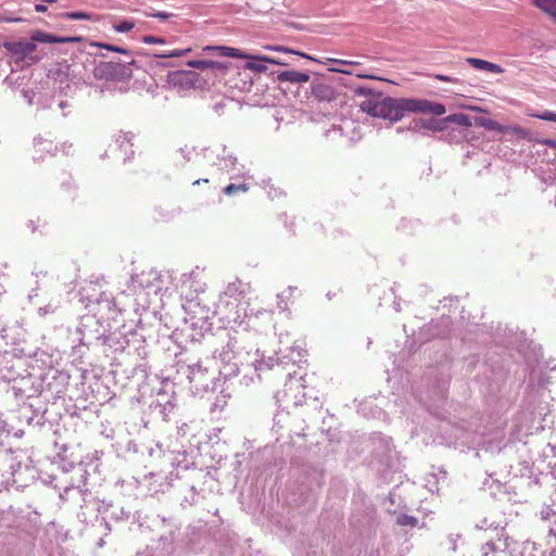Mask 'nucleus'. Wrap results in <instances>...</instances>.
I'll return each mask as SVG.
<instances>
[{
    "label": "nucleus",
    "instance_id": "nucleus-38",
    "mask_svg": "<svg viewBox=\"0 0 556 556\" xmlns=\"http://www.w3.org/2000/svg\"><path fill=\"white\" fill-rule=\"evenodd\" d=\"M466 61L478 71H486L494 74H501L503 72V68L498 64L482 59L468 58Z\"/></svg>",
    "mask_w": 556,
    "mask_h": 556
},
{
    "label": "nucleus",
    "instance_id": "nucleus-37",
    "mask_svg": "<svg viewBox=\"0 0 556 556\" xmlns=\"http://www.w3.org/2000/svg\"><path fill=\"white\" fill-rule=\"evenodd\" d=\"M203 51H218L219 55L236 58V59H245L249 56L248 53L243 52L240 49L232 47H223V46H206L203 48Z\"/></svg>",
    "mask_w": 556,
    "mask_h": 556
},
{
    "label": "nucleus",
    "instance_id": "nucleus-6",
    "mask_svg": "<svg viewBox=\"0 0 556 556\" xmlns=\"http://www.w3.org/2000/svg\"><path fill=\"white\" fill-rule=\"evenodd\" d=\"M186 304H184V309L186 316L184 317L185 328L182 331L188 332L187 337L190 338L191 341H199L201 338H204L212 329V318L216 315V308L213 311L211 307L204 303L203 298H189V294H186Z\"/></svg>",
    "mask_w": 556,
    "mask_h": 556
},
{
    "label": "nucleus",
    "instance_id": "nucleus-55",
    "mask_svg": "<svg viewBox=\"0 0 556 556\" xmlns=\"http://www.w3.org/2000/svg\"><path fill=\"white\" fill-rule=\"evenodd\" d=\"M22 97L28 103V105H34L35 99L37 98V91L34 89H23Z\"/></svg>",
    "mask_w": 556,
    "mask_h": 556
},
{
    "label": "nucleus",
    "instance_id": "nucleus-39",
    "mask_svg": "<svg viewBox=\"0 0 556 556\" xmlns=\"http://www.w3.org/2000/svg\"><path fill=\"white\" fill-rule=\"evenodd\" d=\"M187 66L197 68V70H201V71L217 70V71L223 72L224 70H226L225 64H223L220 62H216V61H210V60H190L187 62Z\"/></svg>",
    "mask_w": 556,
    "mask_h": 556
},
{
    "label": "nucleus",
    "instance_id": "nucleus-64",
    "mask_svg": "<svg viewBox=\"0 0 556 556\" xmlns=\"http://www.w3.org/2000/svg\"><path fill=\"white\" fill-rule=\"evenodd\" d=\"M434 78L438 79V80H441V81H446V83H454V84L459 83L458 78H455V77H452V76H447V75H442V74H437L434 76Z\"/></svg>",
    "mask_w": 556,
    "mask_h": 556
},
{
    "label": "nucleus",
    "instance_id": "nucleus-53",
    "mask_svg": "<svg viewBox=\"0 0 556 556\" xmlns=\"http://www.w3.org/2000/svg\"><path fill=\"white\" fill-rule=\"evenodd\" d=\"M12 430H14V426L11 425L9 420L4 418V414L0 412V437L10 434Z\"/></svg>",
    "mask_w": 556,
    "mask_h": 556
},
{
    "label": "nucleus",
    "instance_id": "nucleus-19",
    "mask_svg": "<svg viewBox=\"0 0 556 556\" xmlns=\"http://www.w3.org/2000/svg\"><path fill=\"white\" fill-rule=\"evenodd\" d=\"M72 469L74 472L72 482L63 489V492L60 494V496L64 500L71 497L72 493H77L83 497V501L85 502V496L89 493V489L87 488L89 473L87 472L83 463L73 465Z\"/></svg>",
    "mask_w": 556,
    "mask_h": 556
},
{
    "label": "nucleus",
    "instance_id": "nucleus-48",
    "mask_svg": "<svg viewBox=\"0 0 556 556\" xmlns=\"http://www.w3.org/2000/svg\"><path fill=\"white\" fill-rule=\"evenodd\" d=\"M249 190V185L245 182L240 184H229L223 189V193L226 195H235L238 192H247Z\"/></svg>",
    "mask_w": 556,
    "mask_h": 556
},
{
    "label": "nucleus",
    "instance_id": "nucleus-60",
    "mask_svg": "<svg viewBox=\"0 0 556 556\" xmlns=\"http://www.w3.org/2000/svg\"><path fill=\"white\" fill-rule=\"evenodd\" d=\"M260 317H263L264 319L271 321V319H273V312L271 311H266V309L257 311V313L254 316H250L249 317V321H252V319H257Z\"/></svg>",
    "mask_w": 556,
    "mask_h": 556
},
{
    "label": "nucleus",
    "instance_id": "nucleus-63",
    "mask_svg": "<svg viewBox=\"0 0 556 556\" xmlns=\"http://www.w3.org/2000/svg\"><path fill=\"white\" fill-rule=\"evenodd\" d=\"M536 117L542 121L556 122V113L551 111H544L543 113L536 115Z\"/></svg>",
    "mask_w": 556,
    "mask_h": 556
},
{
    "label": "nucleus",
    "instance_id": "nucleus-14",
    "mask_svg": "<svg viewBox=\"0 0 556 556\" xmlns=\"http://www.w3.org/2000/svg\"><path fill=\"white\" fill-rule=\"evenodd\" d=\"M33 430H40L47 424L46 409L36 407L33 402H24L12 413V421Z\"/></svg>",
    "mask_w": 556,
    "mask_h": 556
},
{
    "label": "nucleus",
    "instance_id": "nucleus-47",
    "mask_svg": "<svg viewBox=\"0 0 556 556\" xmlns=\"http://www.w3.org/2000/svg\"><path fill=\"white\" fill-rule=\"evenodd\" d=\"M533 2L556 21V0H533Z\"/></svg>",
    "mask_w": 556,
    "mask_h": 556
},
{
    "label": "nucleus",
    "instance_id": "nucleus-57",
    "mask_svg": "<svg viewBox=\"0 0 556 556\" xmlns=\"http://www.w3.org/2000/svg\"><path fill=\"white\" fill-rule=\"evenodd\" d=\"M38 109H46L50 106V99L43 97L41 92H37V98L35 99V104Z\"/></svg>",
    "mask_w": 556,
    "mask_h": 556
},
{
    "label": "nucleus",
    "instance_id": "nucleus-36",
    "mask_svg": "<svg viewBox=\"0 0 556 556\" xmlns=\"http://www.w3.org/2000/svg\"><path fill=\"white\" fill-rule=\"evenodd\" d=\"M34 148L36 152V154L34 155L35 160H42L43 152L53 154V152L56 150V146H54L52 141L47 140L40 136L34 139Z\"/></svg>",
    "mask_w": 556,
    "mask_h": 556
},
{
    "label": "nucleus",
    "instance_id": "nucleus-62",
    "mask_svg": "<svg viewBox=\"0 0 556 556\" xmlns=\"http://www.w3.org/2000/svg\"><path fill=\"white\" fill-rule=\"evenodd\" d=\"M508 332H509V333L506 336V338H505V339H497V338H496V339H495V342H496L497 344H504L505 346L510 348V346L513 345V341H511V339H510V338H511V337H517L518 334H517V333H513V331H511L510 329L508 330Z\"/></svg>",
    "mask_w": 556,
    "mask_h": 556
},
{
    "label": "nucleus",
    "instance_id": "nucleus-28",
    "mask_svg": "<svg viewBox=\"0 0 556 556\" xmlns=\"http://www.w3.org/2000/svg\"><path fill=\"white\" fill-rule=\"evenodd\" d=\"M126 354L138 355L141 359H144L148 355L146 339L139 330H129L126 333Z\"/></svg>",
    "mask_w": 556,
    "mask_h": 556
},
{
    "label": "nucleus",
    "instance_id": "nucleus-35",
    "mask_svg": "<svg viewBox=\"0 0 556 556\" xmlns=\"http://www.w3.org/2000/svg\"><path fill=\"white\" fill-rule=\"evenodd\" d=\"M30 366L33 369L38 368L45 372L49 368H54L53 356L43 350H37L31 356Z\"/></svg>",
    "mask_w": 556,
    "mask_h": 556
},
{
    "label": "nucleus",
    "instance_id": "nucleus-17",
    "mask_svg": "<svg viewBox=\"0 0 556 556\" xmlns=\"http://www.w3.org/2000/svg\"><path fill=\"white\" fill-rule=\"evenodd\" d=\"M131 63L132 61L127 64L114 61L99 62L94 66L93 74L99 79L123 80L131 76Z\"/></svg>",
    "mask_w": 556,
    "mask_h": 556
},
{
    "label": "nucleus",
    "instance_id": "nucleus-25",
    "mask_svg": "<svg viewBox=\"0 0 556 556\" xmlns=\"http://www.w3.org/2000/svg\"><path fill=\"white\" fill-rule=\"evenodd\" d=\"M181 288L182 292L189 294V298L191 295L202 298L201 294L204 293L205 283L202 281V273L199 268L181 276Z\"/></svg>",
    "mask_w": 556,
    "mask_h": 556
},
{
    "label": "nucleus",
    "instance_id": "nucleus-5",
    "mask_svg": "<svg viewBox=\"0 0 556 556\" xmlns=\"http://www.w3.org/2000/svg\"><path fill=\"white\" fill-rule=\"evenodd\" d=\"M177 383H188L194 395L203 396L205 393L215 392L219 387L220 377L218 368H211L203 361H182L175 364Z\"/></svg>",
    "mask_w": 556,
    "mask_h": 556
},
{
    "label": "nucleus",
    "instance_id": "nucleus-26",
    "mask_svg": "<svg viewBox=\"0 0 556 556\" xmlns=\"http://www.w3.org/2000/svg\"><path fill=\"white\" fill-rule=\"evenodd\" d=\"M337 93L334 88L325 83L320 78H315L311 81V96L307 99H312L318 103H330L336 100Z\"/></svg>",
    "mask_w": 556,
    "mask_h": 556
},
{
    "label": "nucleus",
    "instance_id": "nucleus-31",
    "mask_svg": "<svg viewBox=\"0 0 556 556\" xmlns=\"http://www.w3.org/2000/svg\"><path fill=\"white\" fill-rule=\"evenodd\" d=\"M248 289L249 286L247 283L237 279L236 281L228 283L220 299H231L242 302L248 292Z\"/></svg>",
    "mask_w": 556,
    "mask_h": 556
},
{
    "label": "nucleus",
    "instance_id": "nucleus-2",
    "mask_svg": "<svg viewBox=\"0 0 556 556\" xmlns=\"http://www.w3.org/2000/svg\"><path fill=\"white\" fill-rule=\"evenodd\" d=\"M218 346L215 348L213 354L214 358L220 362L218 367V375L223 376L224 380L236 377L243 367L254 366L256 371L264 368L270 369L277 365H287L289 362L292 364L301 363L303 359L302 350L298 348H290V354L285 356L268 357L264 359H251V352L242 345L243 333L238 331L220 330L216 334Z\"/></svg>",
    "mask_w": 556,
    "mask_h": 556
},
{
    "label": "nucleus",
    "instance_id": "nucleus-9",
    "mask_svg": "<svg viewBox=\"0 0 556 556\" xmlns=\"http://www.w3.org/2000/svg\"><path fill=\"white\" fill-rule=\"evenodd\" d=\"M266 49L282 52L285 56L282 58H271L267 55L261 54H249L248 62L245 63V68L253 71L255 73H266L268 71L267 64H275L282 67L293 66L291 55H298L303 59L317 62V60L306 53L299 52L292 49H289L283 46H267Z\"/></svg>",
    "mask_w": 556,
    "mask_h": 556
},
{
    "label": "nucleus",
    "instance_id": "nucleus-32",
    "mask_svg": "<svg viewBox=\"0 0 556 556\" xmlns=\"http://www.w3.org/2000/svg\"><path fill=\"white\" fill-rule=\"evenodd\" d=\"M31 39L37 42L42 43H66V42H75L79 41V37H62L54 34L46 33L42 30H37L31 35Z\"/></svg>",
    "mask_w": 556,
    "mask_h": 556
},
{
    "label": "nucleus",
    "instance_id": "nucleus-11",
    "mask_svg": "<svg viewBox=\"0 0 556 556\" xmlns=\"http://www.w3.org/2000/svg\"><path fill=\"white\" fill-rule=\"evenodd\" d=\"M70 378L67 371L58 368H49L45 372H40L38 375L39 395L43 396L46 401L62 399L67 391Z\"/></svg>",
    "mask_w": 556,
    "mask_h": 556
},
{
    "label": "nucleus",
    "instance_id": "nucleus-54",
    "mask_svg": "<svg viewBox=\"0 0 556 556\" xmlns=\"http://www.w3.org/2000/svg\"><path fill=\"white\" fill-rule=\"evenodd\" d=\"M141 41L146 45H165L167 42L164 37L153 35H144Z\"/></svg>",
    "mask_w": 556,
    "mask_h": 556
},
{
    "label": "nucleus",
    "instance_id": "nucleus-20",
    "mask_svg": "<svg viewBox=\"0 0 556 556\" xmlns=\"http://www.w3.org/2000/svg\"><path fill=\"white\" fill-rule=\"evenodd\" d=\"M39 389L40 380H38V376L29 372L27 368H25L23 375L11 383V390L16 397L25 396L29 400L39 395Z\"/></svg>",
    "mask_w": 556,
    "mask_h": 556
},
{
    "label": "nucleus",
    "instance_id": "nucleus-22",
    "mask_svg": "<svg viewBox=\"0 0 556 556\" xmlns=\"http://www.w3.org/2000/svg\"><path fill=\"white\" fill-rule=\"evenodd\" d=\"M161 285L160 275L155 270L142 271L131 277V288L135 291L142 290L147 291L148 294L150 292L157 294L162 289Z\"/></svg>",
    "mask_w": 556,
    "mask_h": 556
},
{
    "label": "nucleus",
    "instance_id": "nucleus-42",
    "mask_svg": "<svg viewBox=\"0 0 556 556\" xmlns=\"http://www.w3.org/2000/svg\"><path fill=\"white\" fill-rule=\"evenodd\" d=\"M56 16L72 21H97L94 14L84 11L62 12Z\"/></svg>",
    "mask_w": 556,
    "mask_h": 556
},
{
    "label": "nucleus",
    "instance_id": "nucleus-27",
    "mask_svg": "<svg viewBox=\"0 0 556 556\" xmlns=\"http://www.w3.org/2000/svg\"><path fill=\"white\" fill-rule=\"evenodd\" d=\"M199 75L193 71H174L167 74V83L181 90L195 88Z\"/></svg>",
    "mask_w": 556,
    "mask_h": 556
},
{
    "label": "nucleus",
    "instance_id": "nucleus-56",
    "mask_svg": "<svg viewBox=\"0 0 556 556\" xmlns=\"http://www.w3.org/2000/svg\"><path fill=\"white\" fill-rule=\"evenodd\" d=\"M97 46L100 48L106 49L109 51L118 52V53L127 54V55L130 54L129 50L122 48V47H117V46H113V45H109V43H98Z\"/></svg>",
    "mask_w": 556,
    "mask_h": 556
},
{
    "label": "nucleus",
    "instance_id": "nucleus-23",
    "mask_svg": "<svg viewBox=\"0 0 556 556\" xmlns=\"http://www.w3.org/2000/svg\"><path fill=\"white\" fill-rule=\"evenodd\" d=\"M126 332L124 331H113L108 334L105 333L102 339L101 346L106 356L113 357V359H117V354H126Z\"/></svg>",
    "mask_w": 556,
    "mask_h": 556
},
{
    "label": "nucleus",
    "instance_id": "nucleus-10",
    "mask_svg": "<svg viewBox=\"0 0 556 556\" xmlns=\"http://www.w3.org/2000/svg\"><path fill=\"white\" fill-rule=\"evenodd\" d=\"M457 125L460 127H470L472 125L471 119L468 115L464 113H454L444 118L435 119V118H414L407 128L397 127L396 132L401 134L403 131H413L419 132L422 130H429L433 132H442L450 129L451 125Z\"/></svg>",
    "mask_w": 556,
    "mask_h": 556
},
{
    "label": "nucleus",
    "instance_id": "nucleus-18",
    "mask_svg": "<svg viewBox=\"0 0 556 556\" xmlns=\"http://www.w3.org/2000/svg\"><path fill=\"white\" fill-rule=\"evenodd\" d=\"M216 315H219V318L228 324L241 325L248 316L245 303L231 299H219L216 304Z\"/></svg>",
    "mask_w": 556,
    "mask_h": 556
},
{
    "label": "nucleus",
    "instance_id": "nucleus-16",
    "mask_svg": "<svg viewBox=\"0 0 556 556\" xmlns=\"http://www.w3.org/2000/svg\"><path fill=\"white\" fill-rule=\"evenodd\" d=\"M526 452H521L516 454L514 464H504L503 467L500 468L498 471H491L489 473L490 477H498L502 479H507L509 477L513 478H528L532 477V464L529 459L523 458V454Z\"/></svg>",
    "mask_w": 556,
    "mask_h": 556
},
{
    "label": "nucleus",
    "instance_id": "nucleus-49",
    "mask_svg": "<svg viewBox=\"0 0 556 556\" xmlns=\"http://www.w3.org/2000/svg\"><path fill=\"white\" fill-rule=\"evenodd\" d=\"M295 289V287L290 286L288 287L287 290L277 294V307L279 308L280 312H283L288 308V302L286 301V299L289 295H291L292 291Z\"/></svg>",
    "mask_w": 556,
    "mask_h": 556
},
{
    "label": "nucleus",
    "instance_id": "nucleus-33",
    "mask_svg": "<svg viewBox=\"0 0 556 556\" xmlns=\"http://www.w3.org/2000/svg\"><path fill=\"white\" fill-rule=\"evenodd\" d=\"M132 135L130 132H121L115 137V144L118 147L121 153L123 154L124 162L129 161L134 156L132 148Z\"/></svg>",
    "mask_w": 556,
    "mask_h": 556
},
{
    "label": "nucleus",
    "instance_id": "nucleus-51",
    "mask_svg": "<svg viewBox=\"0 0 556 556\" xmlns=\"http://www.w3.org/2000/svg\"><path fill=\"white\" fill-rule=\"evenodd\" d=\"M395 522H396V525H399L401 527L414 528V527L417 526L418 520L414 516H409V515H406V514H400L396 517Z\"/></svg>",
    "mask_w": 556,
    "mask_h": 556
},
{
    "label": "nucleus",
    "instance_id": "nucleus-7",
    "mask_svg": "<svg viewBox=\"0 0 556 556\" xmlns=\"http://www.w3.org/2000/svg\"><path fill=\"white\" fill-rule=\"evenodd\" d=\"M80 300L89 312L87 315L98 317L101 323L116 321L122 314L114 295L109 291H98L93 282L83 290Z\"/></svg>",
    "mask_w": 556,
    "mask_h": 556
},
{
    "label": "nucleus",
    "instance_id": "nucleus-41",
    "mask_svg": "<svg viewBox=\"0 0 556 556\" xmlns=\"http://www.w3.org/2000/svg\"><path fill=\"white\" fill-rule=\"evenodd\" d=\"M502 541L495 544L492 541L486 542L481 548V556H507L505 549H501Z\"/></svg>",
    "mask_w": 556,
    "mask_h": 556
},
{
    "label": "nucleus",
    "instance_id": "nucleus-24",
    "mask_svg": "<svg viewBox=\"0 0 556 556\" xmlns=\"http://www.w3.org/2000/svg\"><path fill=\"white\" fill-rule=\"evenodd\" d=\"M450 317L443 316L440 319H432L429 324L420 328L418 340L425 342L433 338L445 337L450 332Z\"/></svg>",
    "mask_w": 556,
    "mask_h": 556
},
{
    "label": "nucleus",
    "instance_id": "nucleus-21",
    "mask_svg": "<svg viewBox=\"0 0 556 556\" xmlns=\"http://www.w3.org/2000/svg\"><path fill=\"white\" fill-rule=\"evenodd\" d=\"M74 72L73 65L67 61L56 62L48 70V78L59 83L61 92L66 93V90L71 88V84L75 83L76 76Z\"/></svg>",
    "mask_w": 556,
    "mask_h": 556
},
{
    "label": "nucleus",
    "instance_id": "nucleus-61",
    "mask_svg": "<svg viewBox=\"0 0 556 556\" xmlns=\"http://www.w3.org/2000/svg\"><path fill=\"white\" fill-rule=\"evenodd\" d=\"M198 497H199V494H198L195 488L191 486L190 495L186 496L184 502L191 506V505H194L198 503Z\"/></svg>",
    "mask_w": 556,
    "mask_h": 556
},
{
    "label": "nucleus",
    "instance_id": "nucleus-4",
    "mask_svg": "<svg viewBox=\"0 0 556 556\" xmlns=\"http://www.w3.org/2000/svg\"><path fill=\"white\" fill-rule=\"evenodd\" d=\"M472 443L479 458L492 460L495 467L493 471H498L504 464H514L516 454L527 452L526 444L505 442V433L501 427L476 434Z\"/></svg>",
    "mask_w": 556,
    "mask_h": 556
},
{
    "label": "nucleus",
    "instance_id": "nucleus-1",
    "mask_svg": "<svg viewBox=\"0 0 556 556\" xmlns=\"http://www.w3.org/2000/svg\"><path fill=\"white\" fill-rule=\"evenodd\" d=\"M218 346L215 348L213 354L214 358L220 362L218 367V375L223 376L224 380L236 377L243 367L254 366L256 371L264 368L270 369L277 365H287L289 362L292 364L301 363L303 359L302 350L298 348H290V354L285 356L268 357L264 359H251V352L242 345L243 333L238 331L220 330L216 334Z\"/></svg>",
    "mask_w": 556,
    "mask_h": 556
},
{
    "label": "nucleus",
    "instance_id": "nucleus-50",
    "mask_svg": "<svg viewBox=\"0 0 556 556\" xmlns=\"http://www.w3.org/2000/svg\"><path fill=\"white\" fill-rule=\"evenodd\" d=\"M547 542L552 546L549 556H556V519L548 526Z\"/></svg>",
    "mask_w": 556,
    "mask_h": 556
},
{
    "label": "nucleus",
    "instance_id": "nucleus-59",
    "mask_svg": "<svg viewBox=\"0 0 556 556\" xmlns=\"http://www.w3.org/2000/svg\"><path fill=\"white\" fill-rule=\"evenodd\" d=\"M225 152H226V148L224 147V154L222 156H218L217 165L220 170L226 173V168H231V165H230L229 161L226 162V159H228L229 154H225Z\"/></svg>",
    "mask_w": 556,
    "mask_h": 556
},
{
    "label": "nucleus",
    "instance_id": "nucleus-29",
    "mask_svg": "<svg viewBox=\"0 0 556 556\" xmlns=\"http://www.w3.org/2000/svg\"><path fill=\"white\" fill-rule=\"evenodd\" d=\"M290 67L291 66H288L285 70L270 72L269 74L275 75L276 81H278L280 85H301L309 80V74L307 72L296 71Z\"/></svg>",
    "mask_w": 556,
    "mask_h": 556
},
{
    "label": "nucleus",
    "instance_id": "nucleus-12",
    "mask_svg": "<svg viewBox=\"0 0 556 556\" xmlns=\"http://www.w3.org/2000/svg\"><path fill=\"white\" fill-rule=\"evenodd\" d=\"M177 407L176 395L173 383L167 380L161 382V388L153 395L149 408L160 416L164 421H168Z\"/></svg>",
    "mask_w": 556,
    "mask_h": 556
},
{
    "label": "nucleus",
    "instance_id": "nucleus-45",
    "mask_svg": "<svg viewBox=\"0 0 556 556\" xmlns=\"http://www.w3.org/2000/svg\"><path fill=\"white\" fill-rule=\"evenodd\" d=\"M191 48L186 49H174L169 51H162L153 53V58L155 59H172V58H180L187 55L191 52Z\"/></svg>",
    "mask_w": 556,
    "mask_h": 556
},
{
    "label": "nucleus",
    "instance_id": "nucleus-58",
    "mask_svg": "<svg viewBox=\"0 0 556 556\" xmlns=\"http://www.w3.org/2000/svg\"><path fill=\"white\" fill-rule=\"evenodd\" d=\"M147 16L155 17L162 21H167L172 16H174L173 13L164 12V11H155V12H147Z\"/></svg>",
    "mask_w": 556,
    "mask_h": 556
},
{
    "label": "nucleus",
    "instance_id": "nucleus-46",
    "mask_svg": "<svg viewBox=\"0 0 556 556\" xmlns=\"http://www.w3.org/2000/svg\"><path fill=\"white\" fill-rule=\"evenodd\" d=\"M148 378V365L146 362L140 363L134 367L132 379L136 380L137 387H140L141 382Z\"/></svg>",
    "mask_w": 556,
    "mask_h": 556
},
{
    "label": "nucleus",
    "instance_id": "nucleus-40",
    "mask_svg": "<svg viewBox=\"0 0 556 556\" xmlns=\"http://www.w3.org/2000/svg\"><path fill=\"white\" fill-rule=\"evenodd\" d=\"M229 161L231 168H226V174L229 176L230 179L239 178V177H245V167L243 165H239L237 157L232 154L228 155V159H226V162Z\"/></svg>",
    "mask_w": 556,
    "mask_h": 556
},
{
    "label": "nucleus",
    "instance_id": "nucleus-44",
    "mask_svg": "<svg viewBox=\"0 0 556 556\" xmlns=\"http://www.w3.org/2000/svg\"><path fill=\"white\" fill-rule=\"evenodd\" d=\"M551 504H544L540 510L542 520H556V493L551 497Z\"/></svg>",
    "mask_w": 556,
    "mask_h": 556
},
{
    "label": "nucleus",
    "instance_id": "nucleus-30",
    "mask_svg": "<svg viewBox=\"0 0 556 556\" xmlns=\"http://www.w3.org/2000/svg\"><path fill=\"white\" fill-rule=\"evenodd\" d=\"M98 511L102 514H106L109 518L115 521H126L130 518V510L126 509L124 506L114 505L111 502L102 501L101 505L98 507Z\"/></svg>",
    "mask_w": 556,
    "mask_h": 556
},
{
    "label": "nucleus",
    "instance_id": "nucleus-8",
    "mask_svg": "<svg viewBox=\"0 0 556 556\" xmlns=\"http://www.w3.org/2000/svg\"><path fill=\"white\" fill-rule=\"evenodd\" d=\"M111 328V324L101 323V319H98L96 316H83L75 332L76 338L74 341H78V344L74 346L75 353L81 354L80 349L83 346L100 348L102 339Z\"/></svg>",
    "mask_w": 556,
    "mask_h": 556
},
{
    "label": "nucleus",
    "instance_id": "nucleus-43",
    "mask_svg": "<svg viewBox=\"0 0 556 556\" xmlns=\"http://www.w3.org/2000/svg\"><path fill=\"white\" fill-rule=\"evenodd\" d=\"M476 125L479 127H483L484 129L490 130V131L503 132V130H504V127L498 122H496L495 119L489 118V117H483V116L476 118Z\"/></svg>",
    "mask_w": 556,
    "mask_h": 556
},
{
    "label": "nucleus",
    "instance_id": "nucleus-15",
    "mask_svg": "<svg viewBox=\"0 0 556 556\" xmlns=\"http://www.w3.org/2000/svg\"><path fill=\"white\" fill-rule=\"evenodd\" d=\"M26 362L12 352L0 351V379L12 383L25 371Z\"/></svg>",
    "mask_w": 556,
    "mask_h": 556
},
{
    "label": "nucleus",
    "instance_id": "nucleus-34",
    "mask_svg": "<svg viewBox=\"0 0 556 556\" xmlns=\"http://www.w3.org/2000/svg\"><path fill=\"white\" fill-rule=\"evenodd\" d=\"M132 135L130 132H121L115 137V144L118 147L121 153L123 154L124 162L129 161L134 156L132 148Z\"/></svg>",
    "mask_w": 556,
    "mask_h": 556
},
{
    "label": "nucleus",
    "instance_id": "nucleus-3",
    "mask_svg": "<svg viewBox=\"0 0 556 556\" xmlns=\"http://www.w3.org/2000/svg\"><path fill=\"white\" fill-rule=\"evenodd\" d=\"M356 94L366 99L359 104L361 110L372 116L394 124L406 114H433L441 116L446 112L445 105L418 98H393L369 87H357Z\"/></svg>",
    "mask_w": 556,
    "mask_h": 556
},
{
    "label": "nucleus",
    "instance_id": "nucleus-52",
    "mask_svg": "<svg viewBox=\"0 0 556 556\" xmlns=\"http://www.w3.org/2000/svg\"><path fill=\"white\" fill-rule=\"evenodd\" d=\"M135 27V23L130 20H123L113 25V29L117 33H128Z\"/></svg>",
    "mask_w": 556,
    "mask_h": 556
},
{
    "label": "nucleus",
    "instance_id": "nucleus-13",
    "mask_svg": "<svg viewBox=\"0 0 556 556\" xmlns=\"http://www.w3.org/2000/svg\"><path fill=\"white\" fill-rule=\"evenodd\" d=\"M3 47L11 54L14 62L22 67L30 66L41 60L37 52V43L31 38L4 41Z\"/></svg>",
    "mask_w": 556,
    "mask_h": 556
}]
</instances>
